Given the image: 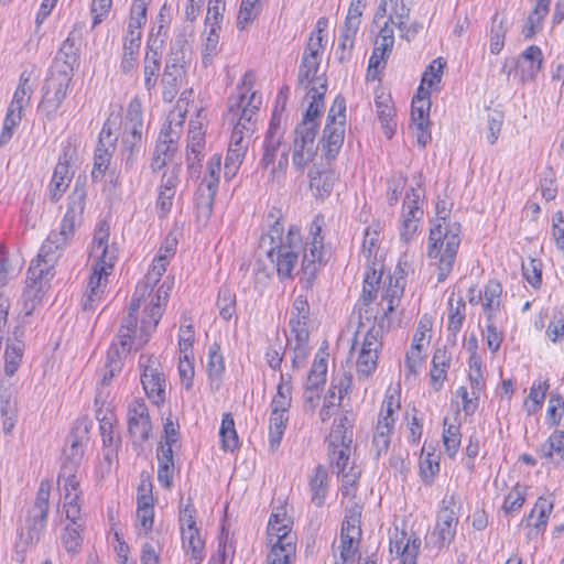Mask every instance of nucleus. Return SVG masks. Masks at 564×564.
Listing matches in <instances>:
<instances>
[{
	"mask_svg": "<svg viewBox=\"0 0 564 564\" xmlns=\"http://www.w3.org/2000/svg\"><path fill=\"white\" fill-rule=\"evenodd\" d=\"M393 44V30L388 25V22H386L375 41V47L369 58L368 73H370L371 69L377 72L384 67L386 61L392 51Z\"/></svg>",
	"mask_w": 564,
	"mask_h": 564,
	"instance_id": "6ab92c4d",
	"label": "nucleus"
},
{
	"mask_svg": "<svg viewBox=\"0 0 564 564\" xmlns=\"http://www.w3.org/2000/svg\"><path fill=\"white\" fill-rule=\"evenodd\" d=\"M156 40L149 39L142 62L143 86L149 96L155 90L162 68V54L155 47Z\"/></svg>",
	"mask_w": 564,
	"mask_h": 564,
	"instance_id": "f3484780",
	"label": "nucleus"
},
{
	"mask_svg": "<svg viewBox=\"0 0 564 564\" xmlns=\"http://www.w3.org/2000/svg\"><path fill=\"white\" fill-rule=\"evenodd\" d=\"M109 225L106 221L100 223L98 229L94 235L91 253L98 260H107L108 264L115 262L117 259V249L112 246L109 247Z\"/></svg>",
	"mask_w": 564,
	"mask_h": 564,
	"instance_id": "cd10ccee",
	"label": "nucleus"
},
{
	"mask_svg": "<svg viewBox=\"0 0 564 564\" xmlns=\"http://www.w3.org/2000/svg\"><path fill=\"white\" fill-rule=\"evenodd\" d=\"M542 51L536 45L529 46L517 61V75L521 83L533 80L542 66Z\"/></svg>",
	"mask_w": 564,
	"mask_h": 564,
	"instance_id": "aec40b11",
	"label": "nucleus"
},
{
	"mask_svg": "<svg viewBox=\"0 0 564 564\" xmlns=\"http://www.w3.org/2000/svg\"><path fill=\"white\" fill-rule=\"evenodd\" d=\"M507 21L505 18L495 14L491 21V28L489 33L490 40V52L492 54H499L505 46V39L507 34Z\"/></svg>",
	"mask_w": 564,
	"mask_h": 564,
	"instance_id": "603ef678",
	"label": "nucleus"
},
{
	"mask_svg": "<svg viewBox=\"0 0 564 564\" xmlns=\"http://www.w3.org/2000/svg\"><path fill=\"white\" fill-rule=\"evenodd\" d=\"M308 177L315 197L324 199L330 195L335 183V174L332 171L314 167L310 170Z\"/></svg>",
	"mask_w": 564,
	"mask_h": 564,
	"instance_id": "c756f323",
	"label": "nucleus"
},
{
	"mask_svg": "<svg viewBox=\"0 0 564 564\" xmlns=\"http://www.w3.org/2000/svg\"><path fill=\"white\" fill-rule=\"evenodd\" d=\"M221 440V447L226 452H234L239 446L237 431L235 429V421L231 413L223 415L221 425L219 430Z\"/></svg>",
	"mask_w": 564,
	"mask_h": 564,
	"instance_id": "8fccbe9b",
	"label": "nucleus"
},
{
	"mask_svg": "<svg viewBox=\"0 0 564 564\" xmlns=\"http://www.w3.org/2000/svg\"><path fill=\"white\" fill-rule=\"evenodd\" d=\"M271 550L267 556L268 564H290V557L295 552V546L290 540L270 542Z\"/></svg>",
	"mask_w": 564,
	"mask_h": 564,
	"instance_id": "4d7b16f0",
	"label": "nucleus"
},
{
	"mask_svg": "<svg viewBox=\"0 0 564 564\" xmlns=\"http://www.w3.org/2000/svg\"><path fill=\"white\" fill-rule=\"evenodd\" d=\"M139 366L142 368L141 383L145 394L154 404H162L165 400V378L158 360L153 356L141 355Z\"/></svg>",
	"mask_w": 564,
	"mask_h": 564,
	"instance_id": "9d476101",
	"label": "nucleus"
},
{
	"mask_svg": "<svg viewBox=\"0 0 564 564\" xmlns=\"http://www.w3.org/2000/svg\"><path fill=\"white\" fill-rule=\"evenodd\" d=\"M181 533L183 547L191 553L189 564H200L204 558V541L198 529H184Z\"/></svg>",
	"mask_w": 564,
	"mask_h": 564,
	"instance_id": "c9c22d12",
	"label": "nucleus"
},
{
	"mask_svg": "<svg viewBox=\"0 0 564 564\" xmlns=\"http://www.w3.org/2000/svg\"><path fill=\"white\" fill-rule=\"evenodd\" d=\"M465 302L463 300L457 301L456 305L453 304V299L449 300L447 329L449 332V336L453 337V341L456 340V336L465 319Z\"/></svg>",
	"mask_w": 564,
	"mask_h": 564,
	"instance_id": "0e129e2a",
	"label": "nucleus"
},
{
	"mask_svg": "<svg viewBox=\"0 0 564 564\" xmlns=\"http://www.w3.org/2000/svg\"><path fill=\"white\" fill-rule=\"evenodd\" d=\"M327 91V79L319 78L318 86H312L307 93L311 97L310 105L301 120V122H307L318 124L316 118L321 113V109L324 106V96Z\"/></svg>",
	"mask_w": 564,
	"mask_h": 564,
	"instance_id": "7c9ffc66",
	"label": "nucleus"
},
{
	"mask_svg": "<svg viewBox=\"0 0 564 564\" xmlns=\"http://www.w3.org/2000/svg\"><path fill=\"white\" fill-rule=\"evenodd\" d=\"M329 459L334 470L343 477L345 485H354L359 478L360 470L350 462L351 445L332 446Z\"/></svg>",
	"mask_w": 564,
	"mask_h": 564,
	"instance_id": "dca6fc26",
	"label": "nucleus"
},
{
	"mask_svg": "<svg viewBox=\"0 0 564 564\" xmlns=\"http://www.w3.org/2000/svg\"><path fill=\"white\" fill-rule=\"evenodd\" d=\"M460 246L458 223L434 224L430 229L426 256L437 270V282H444L453 270Z\"/></svg>",
	"mask_w": 564,
	"mask_h": 564,
	"instance_id": "f03ea898",
	"label": "nucleus"
},
{
	"mask_svg": "<svg viewBox=\"0 0 564 564\" xmlns=\"http://www.w3.org/2000/svg\"><path fill=\"white\" fill-rule=\"evenodd\" d=\"M164 308H162L158 304H149L143 312V317L141 319L140 325V344L139 346L144 345L151 334L155 330L162 315Z\"/></svg>",
	"mask_w": 564,
	"mask_h": 564,
	"instance_id": "f704fd0d",
	"label": "nucleus"
},
{
	"mask_svg": "<svg viewBox=\"0 0 564 564\" xmlns=\"http://www.w3.org/2000/svg\"><path fill=\"white\" fill-rule=\"evenodd\" d=\"M189 57V46L186 34L181 32L175 35L170 45V51L165 58L164 66L170 68H178V70H186Z\"/></svg>",
	"mask_w": 564,
	"mask_h": 564,
	"instance_id": "5701e85b",
	"label": "nucleus"
},
{
	"mask_svg": "<svg viewBox=\"0 0 564 564\" xmlns=\"http://www.w3.org/2000/svg\"><path fill=\"white\" fill-rule=\"evenodd\" d=\"M50 496L51 482L48 480H42L34 503L28 510L24 524L21 527L18 547L21 545L26 547L39 542L47 520Z\"/></svg>",
	"mask_w": 564,
	"mask_h": 564,
	"instance_id": "7ed1b4c3",
	"label": "nucleus"
},
{
	"mask_svg": "<svg viewBox=\"0 0 564 564\" xmlns=\"http://www.w3.org/2000/svg\"><path fill=\"white\" fill-rule=\"evenodd\" d=\"M261 105V97L253 91L249 97L241 93L228 100V120L251 134L256 127V116Z\"/></svg>",
	"mask_w": 564,
	"mask_h": 564,
	"instance_id": "1a4fd4ad",
	"label": "nucleus"
},
{
	"mask_svg": "<svg viewBox=\"0 0 564 564\" xmlns=\"http://www.w3.org/2000/svg\"><path fill=\"white\" fill-rule=\"evenodd\" d=\"M246 153L247 150L243 149V147L228 148L224 165V175L227 181H230L237 175Z\"/></svg>",
	"mask_w": 564,
	"mask_h": 564,
	"instance_id": "e2e57ef3",
	"label": "nucleus"
},
{
	"mask_svg": "<svg viewBox=\"0 0 564 564\" xmlns=\"http://www.w3.org/2000/svg\"><path fill=\"white\" fill-rule=\"evenodd\" d=\"M541 456L551 459L554 454L564 457V431L555 430L540 447Z\"/></svg>",
	"mask_w": 564,
	"mask_h": 564,
	"instance_id": "338daca9",
	"label": "nucleus"
},
{
	"mask_svg": "<svg viewBox=\"0 0 564 564\" xmlns=\"http://www.w3.org/2000/svg\"><path fill=\"white\" fill-rule=\"evenodd\" d=\"M0 406H1V417L3 432L6 434L11 433L15 425L17 420V401L11 398L10 394H1L0 395Z\"/></svg>",
	"mask_w": 564,
	"mask_h": 564,
	"instance_id": "680f3d73",
	"label": "nucleus"
},
{
	"mask_svg": "<svg viewBox=\"0 0 564 564\" xmlns=\"http://www.w3.org/2000/svg\"><path fill=\"white\" fill-rule=\"evenodd\" d=\"M80 46L82 32L74 28L62 43L51 68L74 75V69L78 66V52Z\"/></svg>",
	"mask_w": 564,
	"mask_h": 564,
	"instance_id": "2eb2a0df",
	"label": "nucleus"
},
{
	"mask_svg": "<svg viewBox=\"0 0 564 564\" xmlns=\"http://www.w3.org/2000/svg\"><path fill=\"white\" fill-rule=\"evenodd\" d=\"M84 525L67 524L61 536L62 544L67 553L75 555L79 553L83 544L82 532Z\"/></svg>",
	"mask_w": 564,
	"mask_h": 564,
	"instance_id": "bf43d9fd",
	"label": "nucleus"
},
{
	"mask_svg": "<svg viewBox=\"0 0 564 564\" xmlns=\"http://www.w3.org/2000/svg\"><path fill=\"white\" fill-rule=\"evenodd\" d=\"M87 176L79 174L76 177L74 188L67 197L66 212L62 218L58 230H52L41 246L45 251H55L61 254L74 239L75 232L80 227L87 196Z\"/></svg>",
	"mask_w": 564,
	"mask_h": 564,
	"instance_id": "f257e3e1",
	"label": "nucleus"
},
{
	"mask_svg": "<svg viewBox=\"0 0 564 564\" xmlns=\"http://www.w3.org/2000/svg\"><path fill=\"white\" fill-rule=\"evenodd\" d=\"M358 29L359 25L357 24H352L350 22L344 23L340 30L337 50L338 61L340 63H344L347 59H349Z\"/></svg>",
	"mask_w": 564,
	"mask_h": 564,
	"instance_id": "a18cd8bd",
	"label": "nucleus"
},
{
	"mask_svg": "<svg viewBox=\"0 0 564 564\" xmlns=\"http://www.w3.org/2000/svg\"><path fill=\"white\" fill-rule=\"evenodd\" d=\"M73 76V74L62 73L53 68L50 69V75L43 86V97L39 106V109L43 111L48 119L53 118L59 109L67 95V89Z\"/></svg>",
	"mask_w": 564,
	"mask_h": 564,
	"instance_id": "6e6552de",
	"label": "nucleus"
},
{
	"mask_svg": "<svg viewBox=\"0 0 564 564\" xmlns=\"http://www.w3.org/2000/svg\"><path fill=\"white\" fill-rule=\"evenodd\" d=\"M393 429L394 426L388 421H378L372 435V451L376 457H380L388 452Z\"/></svg>",
	"mask_w": 564,
	"mask_h": 564,
	"instance_id": "de8ad7c7",
	"label": "nucleus"
},
{
	"mask_svg": "<svg viewBox=\"0 0 564 564\" xmlns=\"http://www.w3.org/2000/svg\"><path fill=\"white\" fill-rule=\"evenodd\" d=\"M311 502L321 508L329 490V475L323 465H317L308 480Z\"/></svg>",
	"mask_w": 564,
	"mask_h": 564,
	"instance_id": "b1692460",
	"label": "nucleus"
},
{
	"mask_svg": "<svg viewBox=\"0 0 564 564\" xmlns=\"http://www.w3.org/2000/svg\"><path fill=\"white\" fill-rule=\"evenodd\" d=\"M430 91L417 93V96L412 100L411 107V127L416 133V142L421 148L431 141V132L429 131V111L431 107Z\"/></svg>",
	"mask_w": 564,
	"mask_h": 564,
	"instance_id": "ddd939ff",
	"label": "nucleus"
},
{
	"mask_svg": "<svg viewBox=\"0 0 564 564\" xmlns=\"http://www.w3.org/2000/svg\"><path fill=\"white\" fill-rule=\"evenodd\" d=\"M128 431L133 437V443H144L152 431V422L149 409L141 399H134L128 408Z\"/></svg>",
	"mask_w": 564,
	"mask_h": 564,
	"instance_id": "4468645a",
	"label": "nucleus"
},
{
	"mask_svg": "<svg viewBox=\"0 0 564 564\" xmlns=\"http://www.w3.org/2000/svg\"><path fill=\"white\" fill-rule=\"evenodd\" d=\"M292 402V383L291 378L281 375L280 382L276 388V393L272 399L271 409L289 412Z\"/></svg>",
	"mask_w": 564,
	"mask_h": 564,
	"instance_id": "5fc2aeb1",
	"label": "nucleus"
},
{
	"mask_svg": "<svg viewBox=\"0 0 564 564\" xmlns=\"http://www.w3.org/2000/svg\"><path fill=\"white\" fill-rule=\"evenodd\" d=\"M122 135L130 137L131 139L142 140L144 122H143V107L139 97H133L126 110L123 118Z\"/></svg>",
	"mask_w": 564,
	"mask_h": 564,
	"instance_id": "412c9836",
	"label": "nucleus"
},
{
	"mask_svg": "<svg viewBox=\"0 0 564 564\" xmlns=\"http://www.w3.org/2000/svg\"><path fill=\"white\" fill-rule=\"evenodd\" d=\"M24 343L22 339L11 340L8 338L4 351V372L7 376H13L22 361Z\"/></svg>",
	"mask_w": 564,
	"mask_h": 564,
	"instance_id": "ea45409f",
	"label": "nucleus"
},
{
	"mask_svg": "<svg viewBox=\"0 0 564 564\" xmlns=\"http://www.w3.org/2000/svg\"><path fill=\"white\" fill-rule=\"evenodd\" d=\"M115 262L108 264L107 260H98L93 267V272L88 279L87 288L94 290L106 291L108 284V275L111 273Z\"/></svg>",
	"mask_w": 564,
	"mask_h": 564,
	"instance_id": "6e6d98bb",
	"label": "nucleus"
},
{
	"mask_svg": "<svg viewBox=\"0 0 564 564\" xmlns=\"http://www.w3.org/2000/svg\"><path fill=\"white\" fill-rule=\"evenodd\" d=\"M218 189L209 185L199 184L195 193L196 220L206 226L213 213L215 196Z\"/></svg>",
	"mask_w": 564,
	"mask_h": 564,
	"instance_id": "393cba45",
	"label": "nucleus"
},
{
	"mask_svg": "<svg viewBox=\"0 0 564 564\" xmlns=\"http://www.w3.org/2000/svg\"><path fill=\"white\" fill-rule=\"evenodd\" d=\"M69 442V446H66L63 451L64 460L58 475L73 477L76 476L84 451L83 442L77 436H70Z\"/></svg>",
	"mask_w": 564,
	"mask_h": 564,
	"instance_id": "bb28decb",
	"label": "nucleus"
},
{
	"mask_svg": "<svg viewBox=\"0 0 564 564\" xmlns=\"http://www.w3.org/2000/svg\"><path fill=\"white\" fill-rule=\"evenodd\" d=\"M352 426V422L346 414L335 419L328 435V447L351 445Z\"/></svg>",
	"mask_w": 564,
	"mask_h": 564,
	"instance_id": "473e14b6",
	"label": "nucleus"
},
{
	"mask_svg": "<svg viewBox=\"0 0 564 564\" xmlns=\"http://www.w3.org/2000/svg\"><path fill=\"white\" fill-rule=\"evenodd\" d=\"M217 306L224 321H229L236 313V294L226 286L218 291Z\"/></svg>",
	"mask_w": 564,
	"mask_h": 564,
	"instance_id": "774afa93",
	"label": "nucleus"
},
{
	"mask_svg": "<svg viewBox=\"0 0 564 564\" xmlns=\"http://www.w3.org/2000/svg\"><path fill=\"white\" fill-rule=\"evenodd\" d=\"M117 137L113 134L110 121L107 120L99 133V140L94 155V167L91 178L99 182L104 178L105 173L110 164L112 154L116 151Z\"/></svg>",
	"mask_w": 564,
	"mask_h": 564,
	"instance_id": "f8f14e48",
	"label": "nucleus"
},
{
	"mask_svg": "<svg viewBox=\"0 0 564 564\" xmlns=\"http://www.w3.org/2000/svg\"><path fill=\"white\" fill-rule=\"evenodd\" d=\"M167 265V256H158L138 286H147L148 293H152L154 285L160 281Z\"/></svg>",
	"mask_w": 564,
	"mask_h": 564,
	"instance_id": "052dcab7",
	"label": "nucleus"
},
{
	"mask_svg": "<svg viewBox=\"0 0 564 564\" xmlns=\"http://www.w3.org/2000/svg\"><path fill=\"white\" fill-rule=\"evenodd\" d=\"M288 245L275 249L273 260L276 273L280 279L292 276L293 269L297 263L299 252L302 248L300 229L291 226L286 235Z\"/></svg>",
	"mask_w": 564,
	"mask_h": 564,
	"instance_id": "9b49d317",
	"label": "nucleus"
},
{
	"mask_svg": "<svg viewBox=\"0 0 564 564\" xmlns=\"http://www.w3.org/2000/svg\"><path fill=\"white\" fill-rule=\"evenodd\" d=\"M101 411L97 412V419L99 421L100 434L102 443L107 447H117L120 443V438L115 432V415L111 412H106L104 416H100Z\"/></svg>",
	"mask_w": 564,
	"mask_h": 564,
	"instance_id": "13d9d810",
	"label": "nucleus"
},
{
	"mask_svg": "<svg viewBox=\"0 0 564 564\" xmlns=\"http://www.w3.org/2000/svg\"><path fill=\"white\" fill-rule=\"evenodd\" d=\"M291 336L288 338V345L293 352L292 365L294 368L304 366L306 358L310 354L308 328L290 330Z\"/></svg>",
	"mask_w": 564,
	"mask_h": 564,
	"instance_id": "a878e982",
	"label": "nucleus"
},
{
	"mask_svg": "<svg viewBox=\"0 0 564 564\" xmlns=\"http://www.w3.org/2000/svg\"><path fill=\"white\" fill-rule=\"evenodd\" d=\"M74 172L70 170L69 160L65 152L59 158L54 169L53 176L47 188L48 199L52 203H57L63 197L70 184Z\"/></svg>",
	"mask_w": 564,
	"mask_h": 564,
	"instance_id": "a211bd4d",
	"label": "nucleus"
},
{
	"mask_svg": "<svg viewBox=\"0 0 564 564\" xmlns=\"http://www.w3.org/2000/svg\"><path fill=\"white\" fill-rule=\"evenodd\" d=\"M502 293L501 284L496 280H490L484 291V312L486 314L487 321H491L494 318L495 313L498 311L500 306V296Z\"/></svg>",
	"mask_w": 564,
	"mask_h": 564,
	"instance_id": "49530a36",
	"label": "nucleus"
},
{
	"mask_svg": "<svg viewBox=\"0 0 564 564\" xmlns=\"http://www.w3.org/2000/svg\"><path fill=\"white\" fill-rule=\"evenodd\" d=\"M58 258V252L45 251L41 247L36 260L31 262L28 270L26 286L22 294L23 299H30L37 304L41 303L47 289V283L53 276L52 271Z\"/></svg>",
	"mask_w": 564,
	"mask_h": 564,
	"instance_id": "20e7f679",
	"label": "nucleus"
},
{
	"mask_svg": "<svg viewBox=\"0 0 564 564\" xmlns=\"http://www.w3.org/2000/svg\"><path fill=\"white\" fill-rule=\"evenodd\" d=\"M291 318L289 322L290 330L307 328L310 319V305L306 296L299 295L293 302Z\"/></svg>",
	"mask_w": 564,
	"mask_h": 564,
	"instance_id": "09e8293b",
	"label": "nucleus"
},
{
	"mask_svg": "<svg viewBox=\"0 0 564 564\" xmlns=\"http://www.w3.org/2000/svg\"><path fill=\"white\" fill-rule=\"evenodd\" d=\"M442 503L443 507L437 513L436 523L430 539V543L437 550H442L453 542L458 524L455 496H445Z\"/></svg>",
	"mask_w": 564,
	"mask_h": 564,
	"instance_id": "0eeeda50",
	"label": "nucleus"
},
{
	"mask_svg": "<svg viewBox=\"0 0 564 564\" xmlns=\"http://www.w3.org/2000/svg\"><path fill=\"white\" fill-rule=\"evenodd\" d=\"M376 108L378 119L383 129V133L388 139H391L397 129L394 107L390 105L389 98H378L376 100Z\"/></svg>",
	"mask_w": 564,
	"mask_h": 564,
	"instance_id": "e433bc0d",
	"label": "nucleus"
},
{
	"mask_svg": "<svg viewBox=\"0 0 564 564\" xmlns=\"http://www.w3.org/2000/svg\"><path fill=\"white\" fill-rule=\"evenodd\" d=\"M219 30L220 25L212 23L207 36L203 44L202 63L205 67L213 64L214 57L219 52Z\"/></svg>",
	"mask_w": 564,
	"mask_h": 564,
	"instance_id": "3c124183",
	"label": "nucleus"
},
{
	"mask_svg": "<svg viewBox=\"0 0 564 564\" xmlns=\"http://www.w3.org/2000/svg\"><path fill=\"white\" fill-rule=\"evenodd\" d=\"M552 510L553 502L540 497L527 519L528 525L533 527L538 532L544 530Z\"/></svg>",
	"mask_w": 564,
	"mask_h": 564,
	"instance_id": "37998d69",
	"label": "nucleus"
},
{
	"mask_svg": "<svg viewBox=\"0 0 564 564\" xmlns=\"http://www.w3.org/2000/svg\"><path fill=\"white\" fill-rule=\"evenodd\" d=\"M186 70H178V68H170L164 66L161 76L162 99L165 102H172L177 96L185 78Z\"/></svg>",
	"mask_w": 564,
	"mask_h": 564,
	"instance_id": "c85d7f7f",
	"label": "nucleus"
},
{
	"mask_svg": "<svg viewBox=\"0 0 564 564\" xmlns=\"http://www.w3.org/2000/svg\"><path fill=\"white\" fill-rule=\"evenodd\" d=\"M33 89L30 85V74L23 72L20 76V83L14 91L13 98L8 107L13 111L21 113L25 106L29 105Z\"/></svg>",
	"mask_w": 564,
	"mask_h": 564,
	"instance_id": "c03bdc74",
	"label": "nucleus"
},
{
	"mask_svg": "<svg viewBox=\"0 0 564 564\" xmlns=\"http://www.w3.org/2000/svg\"><path fill=\"white\" fill-rule=\"evenodd\" d=\"M549 388V380L533 382L523 402V410L528 415L535 414L542 408Z\"/></svg>",
	"mask_w": 564,
	"mask_h": 564,
	"instance_id": "79ce46f5",
	"label": "nucleus"
},
{
	"mask_svg": "<svg viewBox=\"0 0 564 564\" xmlns=\"http://www.w3.org/2000/svg\"><path fill=\"white\" fill-rule=\"evenodd\" d=\"M289 421L288 412L271 409L269 423V447L272 452L280 446Z\"/></svg>",
	"mask_w": 564,
	"mask_h": 564,
	"instance_id": "72a5a7b5",
	"label": "nucleus"
},
{
	"mask_svg": "<svg viewBox=\"0 0 564 564\" xmlns=\"http://www.w3.org/2000/svg\"><path fill=\"white\" fill-rule=\"evenodd\" d=\"M380 239V227L369 226L365 230L364 241H362V250L361 254L365 258L366 265H377V254L379 251V242Z\"/></svg>",
	"mask_w": 564,
	"mask_h": 564,
	"instance_id": "a19ab883",
	"label": "nucleus"
},
{
	"mask_svg": "<svg viewBox=\"0 0 564 564\" xmlns=\"http://www.w3.org/2000/svg\"><path fill=\"white\" fill-rule=\"evenodd\" d=\"M318 243L319 240L307 242L304 249L302 259V282L306 288L312 286L321 267L323 245Z\"/></svg>",
	"mask_w": 564,
	"mask_h": 564,
	"instance_id": "4be33fe9",
	"label": "nucleus"
},
{
	"mask_svg": "<svg viewBox=\"0 0 564 564\" xmlns=\"http://www.w3.org/2000/svg\"><path fill=\"white\" fill-rule=\"evenodd\" d=\"M317 131L318 124L307 122H300L294 129L292 163L301 173L317 154L318 147L315 144Z\"/></svg>",
	"mask_w": 564,
	"mask_h": 564,
	"instance_id": "423d86ee",
	"label": "nucleus"
},
{
	"mask_svg": "<svg viewBox=\"0 0 564 564\" xmlns=\"http://www.w3.org/2000/svg\"><path fill=\"white\" fill-rule=\"evenodd\" d=\"M319 64V59H313L312 57L303 55L297 73L299 87L307 88L308 84H312L313 86H318V79L326 78L324 75H317Z\"/></svg>",
	"mask_w": 564,
	"mask_h": 564,
	"instance_id": "58836bf2",
	"label": "nucleus"
},
{
	"mask_svg": "<svg viewBox=\"0 0 564 564\" xmlns=\"http://www.w3.org/2000/svg\"><path fill=\"white\" fill-rule=\"evenodd\" d=\"M283 225L275 220L268 230L267 234L261 236L260 247L267 248V256L270 260H273V256L275 253V249L282 246L288 245L286 236L283 237Z\"/></svg>",
	"mask_w": 564,
	"mask_h": 564,
	"instance_id": "4c0bfd02",
	"label": "nucleus"
},
{
	"mask_svg": "<svg viewBox=\"0 0 564 564\" xmlns=\"http://www.w3.org/2000/svg\"><path fill=\"white\" fill-rule=\"evenodd\" d=\"M283 139L278 134H270L264 137L263 153L260 160L262 169L270 167L268 181L271 183L281 184L285 178V173L289 166V148L283 147Z\"/></svg>",
	"mask_w": 564,
	"mask_h": 564,
	"instance_id": "39448f33",
	"label": "nucleus"
},
{
	"mask_svg": "<svg viewBox=\"0 0 564 564\" xmlns=\"http://www.w3.org/2000/svg\"><path fill=\"white\" fill-rule=\"evenodd\" d=\"M336 126L337 127L328 126V128H324L321 139L322 150L328 161L337 156L344 143L345 128L340 124Z\"/></svg>",
	"mask_w": 564,
	"mask_h": 564,
	"instance_id": "2f4dec72",
	"label": "nucleus"
},
{
	"mask_svg": "<svg viewBox=\"0 0 564 564\" xmlns=\"http://www.w3.org/2000/svg\"><path fill=\"white\" fill-rule=\"evenodd\" d=\"M122 369V357L118 345L113 343L107 352V360L101 378L102 386H109L112 378Z\"/></svg>",
	"mask_w": 564,
	"mask_h": 564,
	"instance_id": "864d4df0",
	"label": "nucleus"
},
{
	"mask_svg": "<svg viewBox=\"0 0 564 564\" xmlns=\"http://www.w3.org/2000/svg\"><path fill=\"white\" fill-rule=\"evenodd\" d=\"M137 333V315L127 314L123 317L121 326L118 332L119 345L122 351H129L133 341V336Z\"/></svg>",
	"mask_w": 564,
	"mask_h": 564,
	"instance_id": "69168bd1",
	"label": "nucleus"
}]
</instances>
